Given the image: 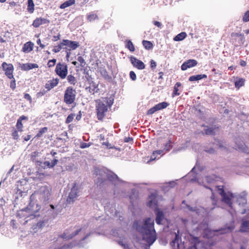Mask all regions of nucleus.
I'll return each mask as SVG.
<instances>
[{
  "label": "nucleus",
  "instance_id": "nucleus-1",
  "mask_svg": "<svg viewBox=\"0 0 249 249\" xmlns=\"http://www.w3.org/2000/svg\"><path fill=\"white\" fill-rule=\"evenodd\" d=\"M154 220L151 218L145 219L142 222L135 221L133 227L142 234V238L150 246L157 239L154 229Z\"/></svg>",
  "mask_w": 249,
  "mask_h": 249
},
{
  "label": "nucleus",
  "instance_id": "nucleus-2",
  "mask_svg": "<svg viewBox=\"0 0 249 249\" xmlns=\"http://www.w3.org/2000/svg\"><path fill=\"white\" fill-rule=\"evenodd\" d=\"M216 189L222 196V201L232 208L231 204L236 201L239 206H243L247 203V199L244 196L235 195L230 192L225 193L223 186H216Z\"/></svg>",
  "mask_w": 249,
  "mask_h": 249
},
{
  "label": "nucleus",
  "instance_id": "nucleus-3",
  "mask_svg": "<svg viewBox=\"0 0 249 249\" xmlns=\"http://www.w3.org/2000/svg\"><path fill=\"white\" fill-rule=\"evenodd\" d=\"M40 208V206L38 204L30 203L26 208L19 211L18 214L25 217V219H27L25 221L27 222L29 220L33 219L39 215L38 212Z\"/></svg>",
  "mask_w": 249,
  "mask_h": 249
},
{
  "label": "nucleus",
  "instance_id": "nucleus-4",
  "mask_svg": "<svg viewBox=\"0 0 249 249\" xmlns=\"http://www.w3.org/2000/svg\"><path fill=\"white\" fill-rule=\"evenodd\" d=\"M113 104V100L104 98L96 102V110L97 118L102 120L107 114L108 107Z\"/></svg>",
  "mask_w": 249,
  "mask_h": 249
},
{
  "label": "nucleus",
  "instance_id": "nucleus-5",
  "mask_svg": "<svg viewBox=\"0 0 249 249\" xmlns=\"http://www.w3.org/2000/svg\"><path fill=\"white\" fill-rule=\"evenodd\" d=\"M111 235L114 237L118 238L116 241L124 249H129L125 238V232L122 230H112Z\"/></svg>",
  "mask_w": 249,
  "mask_h": 249
},
{
  "label": "nucleus",
  "instance_id": "nucleus-6",
  "mask_svg": "<svg viewBox=\"0 0 249 249\" xmlns=\"http://www.w3.org/2000/svg\"><path fill=\"white\" fill-rule=\"evenodd\" d=\"M51 188L48 186H41L37 193L38 197L40 202L47 203L50 199Z\"/></svg>",
  "mask_w": 249,
  "mask_h": 249
},
{
  "label": "nucleus",
  "instance_id": "nucleus-7",
  "mask_svg": "<svg viewBox=\"0 0 249 249\" xmlns=\"http://www.w3.org/2000/svg\"><path fill=\"white\" fill-rule=\"evenodd\" d=\"M217 177H216L214 175H213L212 176H206L205 178L204 181H203L202 182H201L199 180V179L196 178V176L195 175V177H194L193 178L190 179V181H192V182L193 181H197L199 184H201L202 183V184L205 187H206V188H208V189H210L211 190V191H212V196H211V198H212V199H213V203H214V195H213V192L212 189V188L210 187L207 186L206 185L205 182H206V183H208L209 184H212V183H213L215 181H216L217 180Z\"/></svg>",
  "mask_w": 249,
  "mask_h": 249
},
{
  "label": "nucleus",
  "instance_id": "nucleus-8",
  "mask_svg": "<svg viewBox=\"0 0 249 249\" xmlns=\"http://www.w3.org/2000/svg\"><path fill=\"white\" fill-rule=\"evenodd\" d=\"M76 91L71 87H68L65 91L64 101L67 105H71L74 102L76 97Z\"/></svg>",
  "mask_w": 249,
  "mask_h": 249
},
{
  "label": "nucleus",
  "instance_id": "nucleus-9",
  "mask_svg": "<svg viewBox=\"0 0 249 249\" xmlns=\"http://www.w3.org/2000/svg\"><path fill=\"white\" fill-rule=\"evenodd\" d=\"M55 71L61 79H64L68 74V67L64 63H59L56 65Z\"/></svg>",
  "mask_w": 249,
  "mask_h": 249
},
{
  "label": "nucleus",
  "instance_id": "nucleus-10",
  "mask_svg": "<svg viewBox=\"0 0 249 249\" xmlns=\"http://www.w3.org/2000/svg\"><path fill=\"white\" fill-rule=\"evenodd\" d=\"M80 191L79 188L75 184L71 188L67 198V202L69 203L73 202L75 199L80 195Z\"/></svg>",
  "mask_w": 249,
  "mask_h": 249
},
{
  "label": "nucleus",
  "instance_id": "nucleus-11",
  "mask_svg": "<svg viewBox=\"0 0 249 249\" xmlns=\"http://www.w3.org/2000/svg\"><path fill=\"white\" fill-rule=\"evenodd\" d=\"M2 66L3 71H5V75L10 79H14L13 75L14 67L13 65L3 62L2 64Z\"/></svg>",
  "mask_w": 249,
  "mask_h": 249
},
{
  "label": "nucleus",
  "instance_id": "nucleus-12",
  "mask_svg": "<svg viewBox=\"0 0 249 249\" xmlns=\"http://www.w3.org/2000/svg\"><path fill=\"white\" fill-rule=\"evenodd\" d=\"M187 209L192 213L193 215H197L199 217H203L204 213V209L202 207H192L189 205H186Z\"/></svg>",
  "mask_w": 249,
  "mask_h": 249
},
{
  "label": "nucleus",
  "instance_id": "nucleus-13",
  "mask_svg": "<svg viewBox=\"0 0 249 249\" xmlns=\"http://www.w3.org/2000/svg\"><path fill=\"white\" fill-rule=\"evenodd\" d=\"M130 60L132 65L138 69L143 70L145 68V64L142 61L135 57L131 56L130 58Z\"/></svg>",
  "mask_w": 249,
  "mask_h": 249
},
{
  "label": "nucleus",
  "instance_id": "nucleus-14",
  "mask_svg": "<svg viewBox=\"0 0 249 249\" xmlns=\"http://www.w3.org/2000/svg\"><path fill=\"white\" fill-rule=\"evenodd\" d=\"M82 230L81 229H76L74 231L71 230H67L66 232L64 233L62 235V238L66 239H70L72 238L73 236L77 235Z\"/></svg>",
  "mask_w": 249,
  "mask_h": 249
},
{
  "label": "nucleus",
  "instance_id": "nucleus-15",
  "mask_svg": "<svg viewBox=\"0 0 249 249\" xmlns=\"http://www.w3.org/2000/svg\"><path fill=\"white\" fill-rule=\"evenodd\" d=\"M197 61L194 59H190L184 62L181 65V69L182 71H185L188 68L193 67L196 66Z\"/></svg>",
  "mask_w": 249,
  "mask_h": 249
},
{
  "label": "nucleus",
  "instance_id": "nucleus-16",
  "mask_svg": "<svg viewBox=\"0 0 249 249\" xmlns=\"http://www.w3.org/2000/svg\"><path fill=\"white\" fill-rule=\"evenodd\" d=\"M49 22L50 21L46 18H38L34 20L33 26L35 28H37L42 24L49 23Z\"/></svg>",
  "mask_w": 249,
  "mask_h": 249
},
{
  "label": "nucleus",
  "instance_id": "nucleus-17",
  "mask_svg": "<svg viewBox=\"0 0 249 249\" xmlns=\"http://www.w3.org/2000/svg\"><path fill=\"white\" fill-rule=\"evenodd\" d=\"M45 225L44 221L43 220H40L32 226L31 231L34 233H36L41 230L45 226Z\"/></svg>",
  "mask_w": 249,
  "mask_h": 249
},
{
  "label": "nucleus",
  "instance_id": "nucleus-18",
  "mask_svg": "<svg viewBox=\"0 0 249 249\" xmlns=\"http://www.w3.org/2000/svg\"><path fill=\"white\" fill-rule=\"evenodd\" d=\"M58 82L59 79L57 78L49 80L46 83L45 85V88L47 89L48 90H50L52 89L56 86Z\"/></svg>",
  "mask_w": 249,
  "mask_h": 249
},
{
  "label": "nucleus",
  "instance_id": "nucleus-19",
  "mask_svg": "<svg viewBox=\"0 0 249 249\" xmlns=\"http://www.w3.org/2000/svg\"><path fill=\"white\" fill-rule=\"evenodd\" d=\"M20 69L23 71H29L33 68H37L38 67V66L36 64H33V63H25L20 64Z\"/></svg>",
  "mask_w": 249,
  "mask_h": 249
},
{
  "label": "nucleus",
  "instance_id": "nucleus-20",
  "mask_svg": "<svg viewBox=\"0 0 249 249\" xmlns=\"http://www.w3.org/2000/svg\"><path fill=\"white\" fill-rule=\"evenodd\" d=\"M179 240H180V238H179V235L176 233L175 234V239H174V240H173L172 241V242L171 243V245L173 247H174L175 248L176 247H177V249H180V245H179Z\"/></svg>",
  "mask_w": 249,
  "mask_h": 249
},
{
  "label": "nucleus",
  "instance_id": "nucleus-21",
  "mask_svg": "<svg viewBox=\"0 0 249 249\" xmlns=\"http://www.w3.org/2000/svg\"><path fill=\"white\" fill-rule=\"evenodd\" d=\"M33 43L31 42H26L22 48V51L25 53L30 52L33 50Z\"/></svg>",
  "mask_w": 249,
  "mask_h": 249
},
{
  "label": "nucleus",
  "instance_id": "nucleus-22",
  "mask_svg": "<svg viewBox=\"0 0 249 249\" xmlns=\"http://www.w3.org/2000/svg\"><path fill=\"white\" fill-rule=\"evenodd\" d=\"M240 231L241 232H249V221H243L242 222Z\"/></svg>",
  "mask_w": 249,
  "mask_h": 249
},
{
  "label": "nucleus",
  "instance_id": "nucleus-23",
  "mask_svg": "<svg viewBox=\"0 0 249 249\" xmlns=\"http://www.w3.org/2000/svg\"><path fill=\"white\" fill-rule=\"evenodd\" d=\"M105 209L107 214L108 215L110 214V217L117 215V213L114 207L109 208V206H106L105 207Z\"/></svg>",
  "mask_w": 249,
  "mask_h": 249
},
{
  "label": "nucleus",
  "instance_id": "nucleus-24",
  "mask_svg": "<svg viewBox=\"0 0 249 249\" xmlns=\"http://www.w3.org/2000/svg\"><path fill=\"white\" fill-rule=\"evenodd\" d=\"M207 77V76L206 74H198L190 76L189 78V80L190 81H197L203 78H206Z\"/></svg>",
  "mask_w": 249,
  "mask_h": 249
},
{
  "label": "nucleus",
  "instance_id": "nucleus-25",
  "mask_svg": "<svg viewBox=\"0 0 249 249\" xmlns=\"http://www.w3.org/2000/svg\"><path fill=\"white\" fill-rule=\"evenodd\" d=\"M147 205L149 207H153L156 205L155 195H152L151 196H149Z\"/></svg>",
  "mask_w": 249,
  "mask_h": 249
},
{
  "label": "nucleus",
  "instance_id": "nucleus-26",
  "mask_svg": "<svg viewBox=\"0 0 249 249\" xmlns=\"http://www.w3.org/2000/svg\"><path fill=\"white\" fill-rule=\"evenodd\" d=\"M156 222L158 224H160L163 218V214L162 212L160 211H157L156 213Z\"/></svg>",
  "mask_w": 249,
  "mask_h": 249
},
{
  "label": "nucleus",
  "instance_id": "nucleus-27",
  "mask_svg": "<svg viewBox=\"0 0 249 249\" xmlns=\"http://www.w3.org/2000/svg\"><path fill=\"white\" fill-rule=\"evenodd\" d=\"M75 3V0H68L60 5V8L61 9H65L69 6H70Z\"/></svg>",
  "mask_w": 249,
  "mask_h": 249
},
{
  "label": "nucleus",
  "instance_id": "nucleus-28",
  "mask_svg": "<svg viewBox=\"0 0 249 249\" xmlns=\"http://www.w3.org/2000/svg\"><path fill=\"white\" fill-rule=\"evenodd\" d=\"M107 177L108 179L112 181H115L116 180L121 181L118 176L113 173H110L107 174Z\"/></svg>",
  "mask_w": 249,
  "mask_h": 249
},
{
  "label": "nucleus",
  "instance_id": "nucleus-29",
  "mask_svg": "<svg viewBox=\"0 0 249 249\" xmlns=\"http://www.w3.org/2000/svg\"><path fill=\"white\" fill-rule=\"evenodd\" d=\"M169 105V104L166 102H163L156 105L155 106L157 111L165 108Z\"/></svg>",
  "mask_w": 249,
  "mask_h": 249
},
{
  "label": "nucleus",
  "instance_id": "nucleus-30",
  "mask_svg": "<svg viewBox=\"0 0 249 249\" xmlns=\"http://www.w3.org/2000/svg\"><path fill=\"white\" fill-rule=\"evenodd\" d=\"M34 6H35V4H34L33 0H28L27 10L29 13H32L34 12Z\"/></svg>",
  "mask_w": 249,
  "mask_h": 249
},
{
  "label": "nucleus",
  "instance_id": "nucleus-31",
  "mask_svg": "<svg viewBox=\"0 0 249 249\" xmlns=\"http://www.w3.org/2000/svg\"><path fill=\"white\" fill-rule=\"evenodd\" d=\"M67 81L71 85H75L77 83L76 78L72 75L70 74L67 76Z\"/></svg>",
  "mask_w": 249,
  "mask_h": 249
},
{
  "label": "nucleus",
  "instance_id": "nucleus-32",
  "mask_svg": "<svg viewBox=\"0 0 249 249\" xmlns=\"http://www.w3.org/2000/svg\"><path fill=\"white\" fill-rule=\"evenodd\" d=\"M186 36V34L185 32H182L176 36L174 39L175 41H181L184 39Z\"/></svg>",
  "mask_w": 249,
  "mask_h": 249
},
{
  "label": "nucleus",
  "instance_id": "nucleus-33",
  "mask_svg": "<svg viewBox=\"0 0 249 249\" xmlns=\"http://www.w3.org/2000/svg\"><path fill=\"white\" fill-rule=\"evenodd\" d=\"M191 249H206V248L203 243L198 242L196 243Z\"/></svg>",
  "mask_w": 249,
  "mask_h": 249
},
{
  "label": "nucleus",
  "instance_id": "nucleus-34",
  "mask_svg": "<svg viewBox=\"0 0 249 249\" xmlns=\"http://www.w3.org/2000/svg\"><path fill=\"white\" fill-rule=\"evenodd\" d=\"M198 229L205 231H208V225L207 221H203V222L199 225Z\"/></svg>",
  "mask_w": 249,
  "mask_h": 249
},
{
  "label": "nucleus",
  "instance_id": "nucleus-35",
  "mask_svg": "<svg viewBox=\"0 0 249 249\" xmlns=\"http://www.w3.org/2000/svg\"><path fill=\"white\" fill-rule=\"evenodd\" d=\"M181 86V84L180 83H177L174 87V91L173 92V96H177L179 95V93L178 92V88Z\"/></svg>",
  "mask_w": 249,
  "mask_h": 249
},
{
  "label": "nucleus",
  "instance_id": "nucleus-36",
  "mask_svg": "<svg viewBox=\"0 0 249 249\" xmlns=\"http://www.w3.org/2000/svg\"><path fill=\"white\" fill-rule=\"evenodd\" d=\"M126 47L129 49L130 52H134L135 51V47L132 42L130 40L127 41Z\"/></svg>",
  "mask_w": 249,
  "mask_h": 249
},
{
  "label": "nucleus",
  "instance_id": "nucleus-37",
  "mask_svg": "<svg viewBox=\"0 0 249 249\" xmlns=\"http://www.w3.org/2000/svg\"><path fill=\"white\" fill-rule=\"evenodd\" d=\"M142 44L146 49H150L153 47L152 43L151 42L146 40H143L142 41Z\"/></svg>",
  "mask_w": 249,
  "mask_h": 249
},
{
  "label": "nucleus",
  "instance_id": "nucleus-38",
  "mask_svg": "<svg viewBox=\"0 0 249 249\" xmlns=\"http://www.w3.org/2000/svg\"><path fill=\"white\" fill-rule=\"evenodd\" d=\"M39 153L36 151L33 152L31 153V154L30 155L31 159L34 162H38L36 160V158L38 157Z\"/></svg>",
  "mask_w": 249,
  "mask_h": 249
},
{
  "label": "nucleus",
  "instance_id": "nucleus-39",
  "mask_svg": "<svg viewBox=\"0 0 249 249\" xmlns=\"http://www.w3.org/2000/svg\"><path fill=\"white\" fill-rule=\"evenodd\" d=\"M70 43V44H69V47L72 50L76 49L79 46L78 42L76 41H71Z\"/></svg>",
  "mask_w": 249,
  "mask_h": 249
},
{
  "label": "nucleus",
  "instance_id": "nucleus-40",
  "mask_svg": "<svg viewBox=\"0 0 249 249\" xmlns=\"http://www.w3.org/2000/svg\"><path fill=\"white\" fill-rule=\"evenodd\" d=\"M205 133L207 135H213L214 133V129L213 127H208L204 129Z\"/></svg>",
  "mask_w": 249,
  "mask_h": 249
},
{
  "label": "nucleus",
  "instance_id": "nucleus-41",
  "mask_svg": "<svg viewBox=\"0 0 249 249\" xmlns=\"http://www.w3.org/2000/svg\"><path fill=\"white\" fill-rule=\"evenodd\" d=\"M172 141L170 139H169L168 142L165 144L164 148L163 149L164 151H169L172 148V146L171 143Z\"/></svg>",
  "mask_w": 249,
  "mask_h": 249
},
{
  "label": "nucleus",
  "instance_id": "nucleus-42",
  "mask_svg": "<svg viewBox=\"0 0 249 249\" xmlns=\"http://www.w3.org/2000/svg\"><path fill=\"white\" fill-rule=\"evenodd\" d=\"M77 60L80 62V66L82 67H84L86 64L84 58L81 56H78Z\"/></svg>",
  "mask_w": 249,
  "mask_h": 249
},
{
  "label": "nucleus",
  "instance_id": "nucleus-43",
  "mask_svg": "<svg viewBox=\"0 0 249 249\" xmlns=\"http://www.w3.org/2000/svg\"><path fill=\"white\" fill-rule=\"evenodd\" d=\"M244 81L243 79H240L238 80H237L235 82V86L237 88H240L244 85Z\"/></svg>",
  "mask_w": 249,
  "mask_h": 249
},
{
  "label": "nucleus",
  "instance_id": "nucleus-44",
  "mask_svg": "<svg viewBox=\"0 0 249 249\" xmlns=\"http://www.w3.org/2000/svg\"><path fill=\"white\" fill-rule=\"evenodd\" d=\"M47 131V127H43L41 128L38 133L36 135L37 137H40L42 136L43 133H45Z\"/></svg>",
  "mask_w": 249,
  "mask_h": 249
},
{
  "label": "nucleus",
  "instance_id": "nucleus-45",
  "mask_svg": "<svg viewBox=\"0 0 249 249\" xmlns=\"http://www.w3.org/2000/svg\"><path fill=\"white\" fill-rule=\"evenodd\" d=\"M233 228H234V227L232 225L228 226L227 228H226L225 229L222 230V231H221V233H224L231 232L233 229Z\"/></svg>",
  "mask_w": 249,
  "mask_h": 249
},
{
  "label": "nucleus",
  "instance_id": "nucleus-46",
  "mask_svg": "<svg viewBox=\"0 0 249 249\" xmlns=\"http://www.w3.org/2000/svg\"><path fill=\"white\" fill-rule=\"evenodd\" d=\"M74 116H75L74 114H70L67 118V119L66 120V123L67 124H69V123H70L72 121Z\"/></svg>",
  "mask_w": 249,
  "mask_h": 249
},
{
  "label": "nucleus",
  "instance_id": "nucleus-47",
  "mask_svg": "<svg viewBox=\"0 0 249 249\" xmlns=\"http://www.w3.org/2000/svg\"><path fill=\"white\" fill-rule=\"evenodd\" d=\"M62 46H63V45L62 44V42H61L58 45L54 47V48L53 50V52L55 53L59 52L62 49Z\"/></svg>",
  "mask_w": 249,
  "mask_h": 249
},
{
  "label": "nucleus",
  "instance_id": "nucleus-48",
  "mask_svg": "<svg viewBox=\"0 0 249 249\" xmlns=\"http://www.w3.org/2000/svg\"><path fill=\"white\" fill-rule=\"evenodd\" d=\"M16 126L18 131H22V128L23 127V125L21 123V121H20V120H18Z\"/></svg>",
  "mask_w": 249,
  "mask_h": 249
},
{
  "label": "nucleus",
  "instance_id": "nucleus-49",
  "mask_svg": "<svg viewBox=\"0 0 249 249\" xmlns=\"http://www.w3.org/2000/svg\"><path fill=\"white\" fill-rule=\"evenodd\" d=\"M97 18L96 15L94 14H90L88 16V19L90 21H93Z\"/></svg>",
  "mask_w": 249,
  "mask_h": 249
},
{
  "label": "nucleus",
  "instance_id": "nucleus-50",
  "mask_svg": "<svg viewBox=\"0 0 249 249\" xmlns=\"http://www.w3.org/2000/svg\"><path fill=\"white\" fill-rule=\"evenodd\" d=\"M56 60L55 59H53L52 60H50L48 62V66L49 67H52L54 66L55 63H56Z\"/></svg>",
  "mask_w": 249,
  "mask_h": 249
},
{
  "label": "nucleus",
  "instance_id": "nucleus-51",
  "mask_svg": "<svg viewBox=\"0 0 249 249\" xmlns=\"http://www.w3.org/2000/svg\"><path fill=\"white\" fill-rule=\"evenodd\" d=\"M243 20L245 22H247L249 21V10L247 11L244 14Z\"/></svg>",
  "mask_w": 249,
  "mask_h": 249
},
{
  "label": "nucleus",
  "instance_id": "nucleus-52",
  "mask_svg": "<svg viewBox=\"0 0 249 249\" xmlns=\"http://www.w3.org/2000/svg\"><path fill=\"white\" fill-rule=\"evenodd\" d=\"M41 163H42L41 162H40V163L38 164V165L42 166L44 168H45L46 167H47L49 168H51L50 161H45L43 163V165H41Z\"/></svg>",
  "mask_w": 249,
  "mask_h": 249
},
{
  "label": "nucleus",
  "instance_id": "nucleus-53",
  "mask_svg": "<svg viewBox=\"0 0 249 249\" xmlns=\"http://www.w3.org/2000/svg\"><path fill=\"white\" fill-rule=\"evenodd\" d=\"M129 76L130 78L133 80L135 81L136 80L137 77L135 73L133 71H131L129 73Z\"/></svg>",
  "mask_w": 249,
  "mask_h": 249
},
{
  "label": "nucleus",
  "instance_id": "nucleus-54",
  "mask_svg": "<svg viewBox=\"0 0 249 249\" xmlns=\"http://www.w3.org/2000/svg\"><path fill=\"white\" fill-rule=\"evenodd\" d=\"M157 110L155 107V106H154L153 107L151 108L148 110L147 114H153L156 111H157Z\"/></svg>",
  "mask_w": 249,
  "mask_h": 249
},
{
  "label": "nucleus",
  "instance_id": "nucleus-55",
  "mask_svg": "<svg viewBox=\"0 0 249 249\" xmlns=\"http://www.w3.org/2000/svg\"><path fill=\"white\" fill-rule=\"evenodd\" d=\"M46 91L43 89L42 90H41L39 92H37L36 93V97L37 98H39L40 97H42V96H43L45 93H46Z\"/></svg>",
  "mask_w": 249,
  "mask_h": 249
},
{
  "label": "nucleus",
  "instance_id": "nucleus-56",
  "mask_svg": "<svg viewBox=\"0 0 249 249\" xmlns=\"http://www.w3.org/2000/svg\"><path fill=\"white\" fill-rule=\"evenodd\" d=\"M24 97L25 99L28 100L30 103H32V99L28 93H25L24 95Z\"/></svg>",
  "mask_w": 249,
  "mask_h": 249
},
{
  "label": "nucleus",
  "instance_id": "nucleus-57",
  "mask_svg": "<svg viewBox=\"0 0 249 249\" xmlns=\"http://www.w3.org/2000/svg\"><path fill=\"white\" fill-rule=\"evenodd\" d=\"M157 66V63L154 60L150 61V67L152 69H155Z\"/></svg>",
  "mask_w": 249,
  "mask_h": 249
},
{
  "label": "nucleus",
  "instance_id": "nucleus-58",
  "mask_svg": "<svg viewBox=\"0 0 249 249\" xmlns=\"http://www.w3.org/2000/svg\"><path fill=\"white\" fill-rule=\"evenodd\" d=\"M71 42V40H67V39H64L62 42V44L63 45V46H67L69 47V44H70V42Z\"/></svg>",
  "mask_w": 249,
  "mask_h": 249
},
{
  "label": "nucleus",
  "instance_id": "nucleus-59",
  "mask_svg": "<svg viewBox=\"0 0 249 249\" xmlns=\"http://www.w3.org/2000/svg\"><path fill=\"white\" fill-rule=\"evenodd\" d=\"M89 90L90 93H92L93 94L94 93V92H97V90L95 91V89H96V88L94 86H90L89 87Z\"/></svg>",
  "mask_w": 249,
  "mask_h": 249
},
{
  "label": "nucleus",
  "instance_id": "nucleus-60",
  "mask_svg": "<svg viewBox=\"0 0 249 249\" xmlns=\"http://www.w3.org/2000/svg\"><path fill=\"white\" fill-rule=\"evenodd\" d=\"M12 136L14 139H15V140L18 139V138L19 137L18 132L17 131L15 130L12 133Z\"/></svg>",
  "mask_w": 249,
  "mask_h": 249
},
{
  "label": "nucleus",
  "instance_id": "nucleus-61",
  "mask_svg": "<svg viewBox=\"0 0 249 249\" xmlns=\"http://www.w3.org/2000/svg\"><path fill=\"white\" fill-rule=\"evenodd\" d=\"M156 159V154L155 153L154 151H153L152 155H151L150 160L147 161V163L151 161L154 160Z\"/></svg>",
  "mask_w": 249,
  "mask_h": 249
},
{
  "label": "nucleus",
  "instance_id": "nucleus-62",
  "mask_svg": "<svg viewBox=\"0 0 249 249\" xmlns=\"http://www.w3.org/2000/svg\"><path fill=\"white\" fill-rule=\"evenodd\" d=\"M90 146L89 143L83 142L81 144L80 147L81 148H85Z\"/></svg>",
  "mask_w": 249,
  "mask_h": 249
},
{
  "label": "nucleus",
  "instance_id": "nucleus-63",
  "mask_svg": "<svg viewBox=\"0 0 249 249\" xmlns=\"http://www.w3.org/2000/svg\"><path fill=\"white\" fill-rule=\"evenodd\" d=\"M58 162V160L56 159L53 160L51 162V168L53 167Z\"/></svg>",
  "mask_w": 249,
  "mask_h": 249
},
{
  "label": "nucleus",
  "instance_id": "nucleus-64",
  "mask_svg": "<svg viewBox=\"0 0 249 249\" xmlns=\"http://www.w3.org/2000/svg\"><path fill=\"white\" fill-rule=\"evenodd\" d=\"M13 79L14 80L12 81L10 83V87L14 89L16 88V81L14 78Z\"/></svg>",
  "mask_w": 249,
  "mask_h": 249
}]
</instances>
